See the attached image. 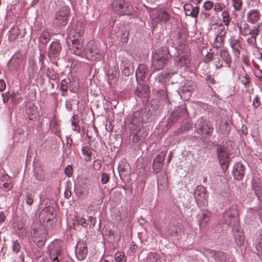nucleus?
I'll use <instances>...</instances> for the list:
<instances>
[{
  "label": "nucleus",
  "instance_id": "obj_1",
  "mask_svg": "<svg viewBox=\"0 0 262 262\" xmlns=\"http://www.w3.org/2000/svg\"><path fill=\"white\" fill-rule=\"evenodd\" d=\"M238 208L236 204L229 206L223 214V223L232 228L234 240L238 246L243 245L244 235L238 220Z\"/></svg>",
  "mask_w": 262,
  "mask_h": 262
},
{
  "label": "nucleus",
  "instance_id": "obj_2",
  "mask_svg": "<svg viewBox=\"0 0 262 262\" xmlns=\"http://www.w3.org/2000/svg\"><path fill=\"white\" fill-rule=\"evenodd\" d=\"M84 25L78 23L69 32L68 35L67 42H72L70 48L73 54L82 56L83 54L82 35L84 30Z\"/></svg>",
  "mask_w": 262,
  "mask_h": 262
},
{
  "label": "nucleus",
  "instance_id": "obj_3",
  "mask_svg": "<svg viewBox=\"0 0 262 262\" xmlns=\"http://www.w3.org/2000/svg\"><path fill=\"white\" fill-rule=\"evenodd\" d=\"M177 54L178 55L174 57V69L171 72V74L176 73L179 70H185L190 66V52L187 45L180 44L177 48Z\"/></svg>",
  "mask_w": 262,
  "mask_h": 262
},
{
  "label": "nucleus",
  "instance_id": "obj_4",
  "mask_svg": "<svg viewBox=\"0 0 262 262\" xmlns=\"http://www.w3.org/2000/svg\"><path fill=\"white\" fill-rule=\"evenodd\" d=\"M216 154L217 159L223 170H227L230 161L231 153L229 145L227 143L218 145L216 147Z\"/></svg>",
  "mask_w": 262,
  "mask_h": 262
},
{
  "label": "nucleus",
  "instance_id": "obj_5",
  "mask_svg": "<svg viewBox=\"0 0 262 262\" xmlns=\"http://www.w3.org/2000/svg\"><path fill=\"white\" fill-rule=\"evenodd\" d=\"M48 254L49 257H44L41 262H60L63 258V249L55 242L49 246Z\"/></svg>",
  "mask_w": 262,
  "mask_h": 262
},
{
  "label": "nucleus",
  "instance_id": "obj_6",
  "mask_svg": "<svg viewBox=\"0 0 262 262\" xmlns=\"http://www.w3.org/2000/svg\"><path fill=\"white\" fill-rule=\"evenodd\" d=\"M111 9L115 13L120 15H130L134 11L133 7L124 0H114Z\"/></svg>",
  "mask_w": 262,
  "mask_h": 262
},
{
  "label": "nucleus",
  "instance_id": "obj_7",
  "mask_svg": "<svg viewBox=\"0 0 262 262\" xmlns=\"http://www.w3.org/2000/svg\"><path fill=\"white\" fill-rule=\"evenodd\" d=\"M194 127L196 132L205 138L210 137L213 130L211 122L209 120L202 118L197 120Z\"/></svg>",
  "mask_w": 262,
  "mask_h": 262
},
{
  "label": "nucleus",
  "instance_id": "obj_8",
  "mask_svg": "<svg viewBox=\"0 0 262 262\" xmlns=\"http://www.w3.org/2000/svg\"><path fill=\"white\" fill-rule=\"evenodd\" d=\"M62 51V46L58 40L53 41L48 49V57L53 63H57V60L60 58Z\"/></svg>",
  "mask_w": 262,
  "mask_h": 262
},
{
  "label": "nucleus",
  "instance_id": "obj_9",
  "mask_svg": "<svg viewBox=\"0 0 262 262\" xmlns=\"http://www.w3.org/2000/svg\"><path fill=\"white\" fill-rule=\"evenodd\" d=\"M70 9L67 6H63L60 8L55 16L54 24L57 26H66L68 21Z\"/></svg>",
  "mask_w": 262,
  "mask_h": 262
},
{
  "label": "nucleus",
  "instance_id": "obj_10",
  "mask_svg": "<svg viewBox=\"0 0 262 262\" xmlns=\"http://www.w3.org/2000/svg\"><path fill=\"white\" fill-rule=\"evenodd\" d=\"M85 54L86 58L90 60H100L104 56L103 52L98 49L92 41L88 43Z\"/></svg>",
  "mask_w": 262,
  "mask_h": 262
},
{
  "label": "nucleus",
  "instance_id": "obj_11",
  "mask_svg": "<svg viewBox=\"0 0 262 262\" xmlns=\"http://www.w3.org/2000/svg\"><path fill=\"white\" fill-rule=\"evenodd\" d=\"M193 195L199 207L205 206L207 204V191L203 186H197L194 189Z\"/></svg>",
  "mask_w": 262,
  "mask_h": 262
},
{
  "label": "nucleus",
  "instance_id": "obj_12",
  "mask_svg": "<svg viewBox=\"0 0 262 262\" xmlns=\"http://www.w3.org/2000/svg\"><path fill=\"white\" fill-rule=\"evenodd\" d=\"M195 88V83L193 80H186L180 92H178L177 94L182 99L187 100L190 98Z\"/></svg>",
  "mask_w": 262,
  "mask_h": 262
},
{
  "label": "nucleus",
  "instance_id": "obj_13",
  "mask_svg": "<svg viewBox=\"0 0 262 262\" xmlns=\"http://www.w3.org/2000/svg\"><path fill=\"white\" fill-rule=\"evenodd\" d=\"M150 113L145 111L142 114L140 111L135 112L132 116V123L140 127L141 123L148 122L150 120Z\"/></svg>",
  "mask_w": 262,
  "mask_h": 262
},
{
  "label": "nucleus",
  "instance_id": "obj_14",
  "mask_svg": "<svg viewBox=\"0 0 262 262\" xmlns=\"http://www.w3.org/2000/svg\"><path fill=\"white\" fill-rule=\"evenodd\" d=\"M170 75H172L171 72L159 74L155 78V80L154 83L155 89H158L159 87L161 88V91L164 94L163 99L165 100H167V95L164 91V89H165L164 84V82H165V79L167 76H170Z\"/></svg>",
  "mask_w": 262,
  "mask_h": 262
},
{
  "label": "nucleus",
  "instance_id": "obj_15",
  "mask_svg": "<svg viewBox=\"0 0 262 262\" xmlns=\"http://www.w3.org/2000/svg\"><path fill=\"white\" fill-rule=\"evenodd\" d=\"M88 249L87 244L84 241L77 242L75 249L76 256L79 260H84L88 254Z\"/></svg>",
  "mask_w": 262,
  "mask_h": 262
},
{
  "label": "nucleus",
  "instance_id": "obj_16",
  "mask_svg": "<svg viewBox=\"0 0 262 262\" xmlns=\"http://www.w3.org/2000/svg\"><path fill=\"white\" fill-rule=\"evenodd\" d=\"M151 24L152 26H156L159 22L166 23L169 19V14L163 10H159L157 11L156 16H151Z\"/></svg>",
  "mask_w": 262,
  "mask_h": 262
},
{
  "label": "nucleus",
  "instance_id": "obj_17",
  "mask_svg": "<svg viewBox=\"0 0 262 262\" xmlns=\"http://www.w3.org/2000/svg\"><path fill=\"white\" fill-rule=\"evenodd\" d=\"M121 66L122 73L126 76H128L133 74L134 68L132 62L127 58L122 57L121 60Z\"/></svg>",
  "mask_w": 262,
  "mask_h": 262
},
{
  "label": "nucleus",
  "instance_id": "obj_18",
  "mask_svg": "<svg viewBox=\"0 0 262 262\" xmlns=\"http://www.w3.org/2000/svg\"><path fill=\"white\" fill-rule=\"evenodd\" d=\"M156 57L158 58L159 60L168 61L170 57L168 48L164 46L156 50L152 55V58H155Z\"/></svg>",
  "mask_w": 262,
  "mask_h": 262
},
{
  "label": "nucleus",
  "instance_id": "obj_19",
  "mask_svg": "<svg viewBox=\"0 0 262 262\" xmlns=\"http://www.w3.org/2000/svg\"><path fill=\"white\" fill-rule=\"evenodd\" d=\"M184 10L187 16L196 18L199 15L200 8L198 6H193L190 4H185L184 6Z\"/></svg>",
  "mask_w": 262,
  "mask_h": 262
},
{
  "label": "nucleus",
  "instance_id": "obj_20",
  "mask_svg": "<svg viewBox=\"0 0 262 262\" xmlns=\"http://www.w3.org/2000/svg\"><path fill=\"white\" fill-rule=\"evenodd\" d=\"M233 174L236 180H242L245 175V166L241 163L235 164L233 168Z\"/></svg>",
  "mask_w": 262,
  "mask_h": 262
},
{
  "label": "nucleus",
  "instance_id": "obj_21",
  "mask_svg": "<svg viewBox=\"0 0 262 262\" xmlns=\"http://www.w3.org/2000/svg\"><path fill=\"white\" fill-rule=\"evenodd\" d=\"M247 20L248 23L255 24L258 22L261 17V14L257 9H252L248 12L247 15Z\"/></svg>",
  "mask_w": 262,
  "mask_h": 262
},
{
  "label": "nucleus",
  "instance_id": "obj_22",
  "mask_svg": "<svg viewBox=\"0 0 262 262\" xmlns=\"http://www.w3.org/2000/svg\"><path fill=\"white\" fill-rule=\"evenodd\" d=\"M26 112L30 120H33L39 116L37 107L31 102L27 104Z\"/></svg>",
  "mask_w": 262,
  "mask_h": 262
},
{
  "label": "nucleus",
  "instance_id": "obj_23",
  "mask_svg": "<svg viewBox=\"0 0 262 262\" xmlns=\"http://www.w3.org/2000/svg\"><path fill=\"white\" fill-rule=\"evenodd\" d=\"M148 72V67L144 64H140L136 71V77L137 81H143L146 78L147 73Z\"/></svg>",
  "mask_w": 262,
  "mask_h": 262
},
{
  "label": "nucleus",
  "instance_id": "obj_24",
  "mask_svg": "<svg viewBox=\"0 0 262 262\" xmlns=\"http://www.w3.org/2000/svg\"><path fill=\"white\" fill-rule=\"evenodd\" d=\"M210 212L207 210H202L199 214V224L200 228L202 229L206 227L210 220Z\"/></svg>",
  "mask_w": 262,
  "mask_h": 262
},
{
  "label": "nucleus",
  "instance_id": "obj_25",
  "mask_svg": "<svg viewBox=\"0 0 262 262\" xmlns=\"http://www.w3.org/2000/svg\"><path fill=\"white\" fill-rule=\"evenodd\" d=\"M252 189L259 200H262V184L258 181L254 180L252 183Z\"/></svg>",
  "mask_w": 262,
  "mask_h": 262
},
{
  "label": "nucleus",
  "instance_id": "obj_26",
  "mask_svg": "<svg viewBox=\"0 0 262 262\" xmlns=\"http://www.w3.org/2000/svg\"><path fill=\"white\" fill-rule=\"evenodd\" d=\"M168 61L159 60L158 58L152 57L151 67V68L154 71H158L162 69L165 65L167 63Z\"/></svg>",
  "mask_w": 262,
  "mask_h": 262
},
{
  "label": "nucleus",
  "instance_id": "obj_27",
  "mask_svg": "<svg viewBox=\"0 0 262 262\" xmlns=\"http://www.w3.org/2000/svg\"><path fill=\"white\" fill-rule=\"evenodd\" d=\"M220 55L225 63V66L228 68H230L231 66L232 58L228 51L225 49L221 50L220 51Z\"/></svg>",
  "mask_w": 262,
  "mask_h": 262
},
{
  "label": "nucleus",
  "instance_id": "obj_28",
  "mask_svg": "<svg viewBox=\"0 0 262 262\" xmlns=\"http://www.w3.org/2000/svg\"><path fill=\"white\" fill-rule=\"evenodd\" d=\"M187 111L185 105H181L177 107L171 113V117L173 119L185 116L186 115Z\"/></svg>",
  "mask_w": 262,
  "mask_h": 262
},
{
  "label": "nucleus",
  "instance_id": "obj_29",
  "mask_svg": "<svg viewBox=\"0 0 262 262\" xmlns=\"http://www.w3.org/2000/svg\"><path fill=\"white\" fill-rule=\"evenodd\" d=\"M230 46L233 50L234 56L238 57L240 55V51L239 50L240 45L239 40L236 39H231L230 42Z\"/></svg>",
  "mask_w": 262,
  "mask_h": 262
},
{
  "label": "nucleus",
  "instance_id": "obj_30",
  "mask_svg": "<svg viewBox=\"0 0 262 262\" xmlns=\"http://www.w3.org/2000/svg\"><path fill=\"white\" fill-rule=\"evenodd\" d=\"M211 254L213 256L214 259L221 262H226L227 260L226 254L222 251H212Z\"/></svg>",
  "mask_w": 262,
  "mask_h": 262
},
{
  "label": "nucleus",
  "instance_id": "obj_31",
  "mask_svg": "<svg viewBox=\"0 0 262 262\" xmlns=\"http://www.w3.org/2000/svg\"><path fill=\"white\" fill-rule=\"evenodd\" d=\"M219 127L222 134L224 135H227L229 134L230 127L227 121L222 120L220 122Z\"/></svg>",
  "mask_w": 262,
  "mask_h": 262
},
{
  "label": "nucleus",
  "instance_id": "obj_32",
  "mask_svg": "<svg viewBox=\"0 0 262 262\" xmlns=\"http://www.w3.org/2000/svg\"><path fill=\"white\" fill-rule=\"evenodd\" d=\"M246 43L248 46L252 49L253 54H255L254 52H258L259 48L257 46L256 39L251 36L248 37L246 39Z\"/></svg>",
  "mask_w": 262,
  "mask_h": 262
},
{
  "label": "nucleus",
  "instance_id": "obj_33",
  "mask_svg": "<svg viewBox=\"0 0 262 262\" xmlns=\"http://www.w3.org/2000/svg\"><path fill=\"white\" fill-rule=\"evenodd\" d=\"M28 70L29 75L34 74L37 70L36 61L33 58H29L28 61Z\"/></svg>",
  "mask_w": 262,
  "mask_h": 262
},
{
  "label": "nucleus",
  "instance_id": "obj_34",
  "mask_svg": "<svg viewBox=\"0 0 262 262\" xmlns=\"http://www.w3.org/2000/svg\"><path fill=\"white\" fill-rule=\"evenodd\" d=\"M70 79H64L62 80L61 82V85L60 90L61 91V95L64 96L66 95V93L68 91V84L70 82Z\"/></svg>",
  "mask_w": 262,
  "mask_h": 262
},
{
  "label": "nucleus",
  "instance_id": "obj_35",
  "mask_svg": "<svg viewBox=\"0 0 262 262\" xmlns=\"http://www.w3.org/2000/svg\"><path fill=\"white\" fill-rule=\"evenodd\" d=\"M239 30L240 34L243 36L250 35V27L246 23L239 27Z\"/></svg>",
  "mask_w": 262,
  "mask_h": 262
},
{
  "label": "nucleus",
  "instance_id": "obj_36",
  "mask_svg": "<svg viewBox=\"0 0 262 262\" xmlns=\"http://www.w3.org/2000/svg\"><path fill=\"white\" fill-rule=\"evenodd\" d=\"M50 40V34L48 31H45L42 32L39 37L40 42L43 45H46Z\"/></svg>",
  "mask_w": 262,
  "mask_h": 262
},
{
  "label": "nucleus",
  "instance_id": "obj_37",
  "mask_svg": "<svg viewBox=\"0 0 262 262\" xmlns=\"http://www.w3.org/2000/svg\"><path fill=\"white\" fill-rule=\"evenodd\" d=\"M255 245L256 250L259 252H262V230L256 239Z\"/></svg>",
  "mask_w": 262,
  "mask_h": 262
},
{
  "label": "nucleus",
  "instance_id": "obj_38",
  "mask_svg": "<svg viewBox=\"0 0 262 262\" xmlns=\"http://www.w3.org/2000/svg\"><path fill=\"white\" fill-rule=\"evenodd\" d=\"M261 26V23H258L256 26H254L252 29L250 28V35H251V37L256 39L259 33L260 28Z\"/></svg>",
  "mask_w": 262,
  "mask_h": 262
},
{
  "label": "nucleus",
  "instance_id": "obj_39",
  "mask_svg": "<svg viewBox=\"0 0 262 262\" xmlns=\"http://www.w3.org/2000/svg\"><path fill=\"white\" fill-rule=\"evenodd\" d=\"M115 260L117 262H125L126 257L123 252H117L115 254Z\"/></svg>",
  "mask_w": 262,
  "mask_h": 262
},
{
  "label": "nucleus",
  "instance_id": "obj_40",
  "mask_svg": "<svg viewBox=\"0 0 262 262\" xmlns=\"http://www.w3.org/2000/svg\"><path fill=\"white\" fill-rule=\"evenodd\" d=\"M222 16L223 17V21L225 25L227 27L231 21V18L227 10H224L222 13Z\"/></svg>",
  "mask_w": 262,
  "mask_h": 262
},
{
  "label": "nucleus",
  "instance_id": "obj_41",
  "mask_svg": "<svg viewBox=\"0 0 262 262\" xmlns=\"http://www.w3.org/2000/svg\"><path fill=\"white\" fill-rule=\"evenodd\" d=\"M213 60L214 61V64L216 69H220L223 67V60L220 55H217L216 57H214Z\"/></svg>",
  "mask_w": 262,
  "mask_h": 262
},
{
  "label": "nucleus",
  "instance_id": "obj_42",
  "mask_svg": "<svg viewBox=\"0 0 262 262\" xmlns=\"http://www.w3.org/2000/svg\"><path fill=\"white\" fill-rule=\"evenodd\" d=\"M165 155V153L161 152L155 158L154 160V162L162 165Z\"/></svg>",
  "mask_w": 262,
  "mask_h": 262
},
{
  "label": "nucleus",
  "instance_id": "obj_43",
  "mask_svg": "<svg viewBox=\"0 0 262 262\" xmlns=\"http://www.w3.org/2000/svg\"><path fill=\"white\" fill-rule=\"evenodd\" d=\"M225 8V5L222 3H215L213 5V10L216 12L222 11Z\"/></svg>",
  "mask_w": 262,
  "mask_h": 262
},
{
  "label": "nucleus",
  "instance_id": "obj_44",
  "mask_svg": "<svg viewBox=\"0 0 262 262\" xmlns=\"http://www.w3.org/2000/svg\"><path fill=\"white\" fill-rule=\"evenodd\" d=\"M232 6L236 11H239L241 10L242 6V0H232Z\"/></svg>",
  "mask_w": 262,
  "mask_h": 262
},
{
  "label": "nucleus",
  "instance_id": "obj_45",
  "mask_svg": "<svg viewBox=\"0 0 262 262\" xmlns=\"http://www.w3.org/2000/svg\"><path fill=\"white\" fill-rule=\"evenodd\" d=\"M45 58V55L40 52L38 57V63L40 65V70H43L45 68L44 60Z\"/></svg>",
  "mask_w": 262,
  "mask_h": 262
},
{
  "label": "nucleus",
  "instance_id": "obj_46",
  "mask_svg": "<svg viewBox=\"0 0 262 262\" xmlns=\"http://www.w3.org/2000/svg\"><path fill=\"white\" fill-rule=\"evenodd\" d=\"M77 224L81 225L83 227H87L88 223L85 219L81 217L77 219L76 221Z\"/></svg>",
  "mask_w": 262,
  "mask_h": 262
},
{
  "label": "nucleus",
  "instance_id": "obj_47",
  "mask_svg": "<svg viewBox=\"0 0 262 262\" xmlns=\"http://www.w3.org/2000/svg\"><path fill=\"white\" fill-rule=\"evenodd\" d=\"M213 3L210 1H207L204 2L203 5V8L205 10L209 11L211 9V8L213 7Z\"/></svg>",
  "mask_w": 262,
  "mask_h": 262
},
{
  "label": "nucleus",
  "instance_id": "obj_48",
  "mask_svg": "<svg viewBox=\"0 0 262 262\" xmlns=\"http://www.w3.org/2000/svg\"><path fill=\"white\" fill-rule=\"evenodd\" d=\"M20 248V246L17 240L13 241L12 246L13 251L17 253L19 251Z\"/></svg>",
  "mask_w": 262,
  "mask_h": 262
},
{
  "label": "nucleus",
  "instance_id": "obj_49",
  "mask_svg": "<svg viewBox=\"0 0 262 262\" xmlns=\"http://www.w3.org/2000/svg\"><path fill=\"white\" fill-rule=\"evenodd\" d=\"M82 152L84 156L88 157L89 160H90L91 156V151L88 146H84L82 148Z\"/></svg>",
  "mask_w": 262,
  "mask_h": 262
},
{
  "label": "nucleus",
  "instance_id": "obj_50",
  "mask_svg": "<svg viewBox=\"0 0 262 262\" xmlns=\"http://www.w3.org/2000/svg\"><path fill=\"white\" fill-rule=\"evenodd\" d=\"M260 104V98L258 95H256L253 99L252 105L255 108H257Z\"/></svg>",
  "mask_w": 262,
  "mask_h": 262
},
{
  "label": "nucleus",
  "instance_id": "obj_51",
  "mask_svg": "<svg viewBox=\"0 0 262 262\" xmlns=\"http://www.w3.org/2000/svg\"><path fill=\"white\" fill-rule=\"evenodd\" d=\"M110 179L109 175L106 173H102L101 174V181L103 184H106Z\"/></svg>",
  "mask_w": 262,
  "mask_h": 262
},
{
  "label": "nucleus",
  "instance_id": "obj_52",
  "mask_svg": "<svg viewBox=\"0 0 262 262\" xmlns=\"http://www.w3.org/2000/svg\"><path fill=\"white\" fill-rule=\"evenodd\" d=\"M12 187V185L9 182L4 183L2 186L1 187L5 191H8L10 190Z\"/></svg>",
  "mask_w": 262,
  "mask_h": 262
},
{
  "label": "nucleus",
  "instance_id": "obj_53",
  "mask_svg": "<svg viewBox=\"0 0 262 262\" xmlns=\"http://www.w3.org/2000/svg\"><path fill=\"white\" fill-rule=\"evenodd\" d=\"M242 83L246 86L249 84L250 82V78L247 74H246L241 80Z\"/></svg>",
  "mask_w": 262,
  "mask_h": 262
},
{
  "label": "nucleus",
  "instance_id": "obj_54",
  "mask_svg": "<svg viewBox=\"0 0 262 262\" xmlns=\"http://www.w3.org/2000/svg\"><path fill=\"white\" fill-rule=\"evenodd\" d=\"M64 173L68 177H71L72 174V167L70 165H68L64 169Z\"/></svg>",
  "mask_w": 262,
  "mask_h": 262
},
{
  "label": "nucleus",
  "instance_id": "obj_55",
  "mask_svg": "<svg viewBox=\"0 0 262 262\" xmlns=\"http://www.w3.org/2000/svg\"><path fill=\"white\" fill-rule=\"evenodd\" d=\"M226 34V29L224 28L222 30V31L219 33V35L215 38V40H217L219 38H220L221 41H222L224 39V37L225 36Z\"/></svg>",
  "mask_w": 262,
  "mask_h": 262
},
{
  "label": "nucleus",
  "instance_id": "obj_56",
  "mask_svg": "<svg viewBox=\"0 0 262 262\" xmlns=\"http://www.w3.org/2000/svg\"><path fill=\"white\" fill-rule=\"evenodd\" d=\"M101 162L99 160H95L93 163V167L95 170H99L101 167Z\"/></svg>",
  "mask_w": 262,
  "mask_h": 262
},
{
  "label": "nucleus",
  "instance_id": "obj_57",
  "mask_svg": "<svg viewBox=\"0 0 262 262\" xmlns=\"http://www.w3.org/2000/svg\"><path fill=\"white\" fill-rule=\"evenodd\" d=\"M25 200L26 203L29 205H31L33 203V199L31 194H28L26 195Z\"/></svg>",
  "mask_w": 262,
  "mask_h": 262
},
{
  "label": "nucleus",
  "instance_id": "obj_58",
  "mask_svg": "<svg viewBox=\"0 0 262 262\" xmlns=\"http://www.w3.org/2000/svg\"><path fill=\"white\" fill-rule=\"evenodd\" d=\"M213 57L212 53L208 52L204 58V62L208 63L211 60H213Z\"/></svg>",
  "mask_w": 262,
  "mask_h": 262
},
{
  "label": "nucleus",
  "instance_id": "obj_59",
  "mask_svg": "<svg viewBox=\"0 0 262 262\" xmlns=\"http://www.w3.org/2000/svg\"><path fill=\"white\" fill-rule=\"evenodd\" d=\"M162 166V165L155 162L152 164V168L156 172H158L160 170Z\"/></svg>",
  "mask_w": 262,
  "mask_h": 262
},
{
  "label": "nucleus",
  "instance_id": "obj_60",
  "mask_svg": "<svg viewBox=\"0 0 262 262\" xmlns=\"http://www.w3.org/2000/svg\"><path fill=\"white\" fill-rule=\"evenodd\" d=\"M3 97V101L4 103H6L7 102L10 97V95L9 94V92H8L7 93H4L2 95Z\"/></svg>",
  "mask_w": 262,
  "mask_h": 262
},
{
  "label": "nucleus",
  "instance_id": "obj_61",
  "mask_svg": "<svg viewBox=\"0 0 262 262\" xmlns=\"http://www.w3.org/2000/svg\"><path fill=\"white\" fill-rule=\"evenodd\" d=\"M255 76L261 81H262V70H255L254 72Z\"/></svg>",
  "mask_w": 262,
  "mask_h": 262
},
{
  "label": "nucleus",
  "instance_id": "obj_62",
  "mask_svg": "<svg viewBox=\"0 0 262 262\" xmlns=\"http://www.w3.org/2000/svg\"><path fill=\"white\" fill-rule=\"evenodd\" d=\"M65 106L68 111H71L72 109V104L71 100H67L66 101Z\"/></svg>",
  "mask_w": 262,
  "mask_h": 262
},
{
  "label": "nucleus",
  "instance_id": "obj_63",
  "mask_svg": "<svg viewBox=\"0 0 262 262\" xmlns=\"http://www.w3.org/2000/svg\"><path fill=\"white\" fill-rule=\"evenodd\" d=\"M72 125L73 126V129L74 131H79L80 130V127H79L77 122H76L75 121H72Z\"/></svg>",
  "mask_w": 262,
  "mask_h": 262
},
{
  "label": "nucleus",
  "instance_id": "obj_64",
  "mask_svg": "<svg viewBox=\"0 0 262 262\" xmlns=\"http://www.w3.org/2000/svg\"><path fill=\"white\" fill-rule=\"evenodd\" d=\"M210 16V14L207 12H202L200 14V17L202 19H207L209 18Z\"/></svg>",
  "mask_w": 262,
  "mask_h": 262
}]
</instances>
